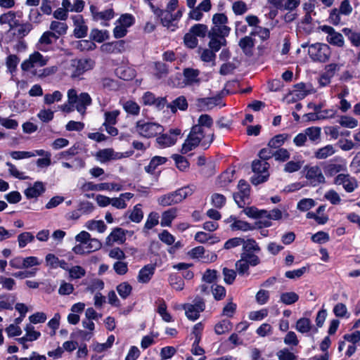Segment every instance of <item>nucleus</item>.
I'll return each instance as SVG.
<instances>
[{
  "mask_svg": "<svg viewBox=\"0 0 360 360\" xmlns=\"http://www.w3.org/2000/svg\"><path fill=\"white\" fill-rule=\"evenodd\" d=\"M213 124V120L209 115H201L198 123L193 125L182 144L180 152L181 154H187L200 145L204 149L210 147L214 139V133L206 135L205 128H210Z\"/></svg>",
  "mask_w": 360,
  "mask_h": 360,
  "instance_id": "obj_1",
  "label": "nucleus"
},
{
  "mask_svg": "<svg viewBox=\"0 0 360 360\" xmlns=\"http://www.w3.org/2000/svg\"><path fill=\"white\" fill-rule=\"evenodd\" d=\"M49 57L44 56L38 51L30 54L29 58L25 60L20 65L22 71H30L32 76L43 79L55 74L58 68L56 66L37 70L36 67H44L49 62Z\"/></svg>",
  "mask_w": 360,
  "mask_h": 360,
  "instance_id": "obj_2",
  "label": "nucleus"
},
{
  "mask_svg": "<svg viewBox=\"0 0 360 360\" xmlns=\"http://www.w3.org/2000/svg\"><path fill=\"white\" fill-rule=\"evenodd\" d=\"M163 130V127L158 123L140 120L135 123L133 131L143 138L150 139L160 134Z\"/></svg>",
  "mask_w": 360,
  "mask_h": 360,
  "instance_id": "obj_3",
  "label": "nucleus"
},
{
  "mask_svg": "<svg viewBox=\"0 0 360 360\" xmlns=\"http://www.w3.org/2000/svg\"><path fill=\"white\" fill-rule=\"evenodd\" d=\"M212 27L209 33L212 36H218L219 38H225L231 31L227 25L228 18L224 13H216L212 16Z\"/></svg>",
  "mask_w": 360,
  "mask_h": 360,
  "instance_id": "obj_4",
  "label": "nucleus"
},
{
  "mask_svg": "<svg viewBox=\"0 0 360 360\" xmlns=\"http://www.w3.org/2000/svg\"><path fill=\"white\" fill-rule=\"evenodd\" d=\"M308 54L314 62L326 63L331 55L330 46L323 43H315L309 46Z\"/></svg>",
  "mask_w": 360,
  "mask_h": 360,
  "instance_id": "obj_5",
  "label": "nucleus"
},
{
  "mask_svg": "<svg viewBox=\"0 0 360 360\" xmlns=\"http://www.w3.org/2000/svg\"><path fill=\"white\" fill-rule=\"evenodd\" d=\"M269 164L264 160H254L252 164V172L255 173L251 178V182L254 185H258L267 181L269 174L268 169Z\"/></svg>",
  "mask_w": 360,
  "mask_h": 360,
  "instance_id": "obj_6",
  "label": "nucleus"
},
{
  "mask_svg": "<svg viewBox=\"0 0 360 360\" xmlns=\"http://www.w3.org/2000/svg\"><path fill=\"white\" fill-rule=\"evenodd\" d=\"M95 62L90 58L75 59L71 60L70 71L72 77H78L85 72L92 70Z\"/></svg>",
  "mask_w": 360,
  "mask_h": 360,
  "instance_id": "obj_7",
  "label": "nucleus"
},
{
  "mask_svg": "<svg viewBox=\"0 0 360 360\" xmlns=\"http://www.w3.org/2000/svg\"><path fill=\"white\" fill-rule=\"evenodd\" d=\"M336 186H341L347 193L354 192L359 186L356 179L348 173L338 174L333 180Z\"/></svg>",
  "mask_w": 360,
  "mask_h": 360,
  "instance_id": "obj_8",
  "label": "nucleus"
},
{
  "mask_svg": "<svg viewBox=\"0 0 360 360\" xmlns=\"http://www.w3.org/2000/svg\"><path fill=\"white\" fill-rule=\"evenodd\" d=\"M305 178L312 186H317L326 183V178L320 167L318 165L306 166L304 168Z\"/></svg>",
  "mask_w": 360,
  "mask_h": 360,
  "instance_id": "obj_9",
  "label": "nucleus"
},
{
  "mask_svg": "<svg viewBox=\"0 0 360 360\" xmlns=\"http://www.w3.org/2000/svg\"><path fill=\"white\" fill-rule=\"evenodd\" d=\"M193 302V304H185L183 305L186 317L191 321L198 319L200 314L205 308V302L202 298L196 297Z\"/></svg>",
  "mask_w": 360,
  "mask_h": 360,
  "instance_id": "obj_10",
  "label": "nucleus"
},
{
  "mask_svg": "<svg viewBox=\"0 0 360 360\" xmlns=\"http://www.w3.org/2000/svg\"><path fill=\"white\" fill-rule=\"evenodd\" d=\"M320 29L327 34L326 41L330 44L338 47H343L345 45V39L343 35L335 30L333 27L328 25H323Z\"/></svg>",
  "mask_w": 360,
  "mask_h": 360,
  "instance_id": "obj_11",
  "label": "nucleus"
},
{
  "mask_svg": "<svg viewBox=\"0 0 360 360\" xmlns=\"http://www.w3.org/2000/svg\"><path fill=\"white\" fill-rule=\"evenodd\" d=\"M180 134L179 129H170L168 134H163L158 136L156 142L160 148L169 147L175 144Z\"/></svg>",
  "mask_w": 360,
  "mask_h": 360,
  "instance_id": "obj_12",
  "label": "nucleus"
},
{
  "mask_svg": "<svg viewBox=\"0 0 360 360\" xmlns=\"http://www.w3.org/2000/svg\"><path fill=\"white\" fill-rule=\"evenodd\" d=\"M200 70L191 68H187L183 70L184 80L183 83L185 86H198L201 82L199 77Z\"/></svg>",
  "mask_w": 360,
  "mask_h": 360,
  "instance_id": "obj_13",
  "label": "nucleus"
},
{
  "mask_svg": "<svg viewBox=\"0 0 360 360\" xmlns=\"http://www.w3.org/2000/svg\"><path fill=\"white\" fill-rule=\"evenodd\" d=\"M128 231L122 228H115L105 238V244L112 246L114 243L123 244L126 240V233Z\"/></svg>",
  "mask_w": 360,
  "mask_h": 360,
  "instance_id": "obj_14",
  "label": "nucleus"
},
{
  "mask_svg": "<svg viewBox=\"0 0 360 360\" xmlns=\"http://www.w3.org/2000/svg\"><path fill=\"white\" fill-rule=\"evenodd\" d=\"M75 26L74 35L77 38H83L86 36L88 27L85 25L84 20L81 15H76L72 17Z\"/></svg>",
  "mask_w": 360,
  "mask_h": 360,
  "instance_id": "obj_15",
  "label": "nucleus"
},
{
  "mask_svg": "<svg viewBox=\"0 0 360 360\" xmlns=\"http://www.w3.org/2000/svg\"><path fill=\"white\" fill-rule=\"evenodd\" d=\"M96 159L101 162H105L112 160H119L123 158L120 153H116L112 148H105L98 150L96 154Z\"/></svg>",
  "mask_w": 360,
  "mask_h": 360,
  "instance_id": "obj_16",
  "label": "nucleus"
},
{
  "mask_svg": "<svg viewBox=\"0 0 360 360\" xmlns=\"http://www.w3.org/2000/svg\"><path fill=\"white\" fill-rule=\"evenodd\" d=\"M155 12L158 13V17L160 18L163 26L171 29L172 31L175 30L176 25L174 22L176 20V18H174L171 12L161 9H157Z\"/></svg>",
  "mask_w": 360,
  "mask_h": 360,
  "instance_id": "obj_17",
  "label": "nucleus"
},
{
  "mask_svg": "<svg viewBox=\"0 0 360 360\" xmlns=\"http://www.w3.org/2000/svg\"><path fill=\"white\" fill-rule=\"evenodd\" d=\"M90 11L94 20H104L107 21L114 17V11L112 8H108L103 11H99L98 8L94 6H90Z\"/></svg>",
  "mask_w": 360,
  "mask_h": 360,
  "instance_id": "obj_18",
  "label": "nucleus"
},
{
  "mask_svg": "<svg viewBox=\"0 0 360 360\" xmlns=\"http://www.w3.org/2000/svg\"><path fill=\"white\" fill-rule=\"evenodd\" d=\"M197 105L203 110L212 109L221 103V96H214L211 98H203L197 99Z\"/></svg>",
  "mask_w": 360,
  "mask_h": 360,
  "instance_id": "obj_19",
  "label": "nucleus"
},
{
  "mask_svg": "<svg viewBox=\"0 0 360 360\" xmlns=\"http://www.w3.org/2000/svg\"><path fill=\"white\" fill-rule=\"evenodd\" d=\"M91 104V98L88 93H81L76 99V102L74 103L77 110L82 115H84L86 112V107Z\"/></svg>",
  "mask_w": 360,
  "mask_h": 360,
  "instance_id": "obj_20",
  "label": "nucleus"
},
{
  "mask_svg": "<svg viewBox=\"0 0 360 360\" xmlns=\"http://www.w3.org/2000/svg\"><path fill=\"white\" fill-rule=\"evenodd\" d=\"M155 273V266L151 264L144 266L139 272L137 281L141 283H147Z\"/></svg>",
  "mask_w": 360,
  "mask_h": 360,
  "instance_id": "obj_21",
  "label": "nucleus"
},
{
  "mask_svg": "<svg viewBox=\"0 0 360 360\" xmlns=\"http://www.w3.org/2000/svg\"><path fill=\"white\" fill-rule=\"evenodd\" d=\"M45 191L44 186L41 181H36L32 186L25 190L24 193L27 198H37L41 195Z\"/></svg>",
  "mask_w": 360,
  "mask_h": 360,
  "instance_id": "obj_22",
  "label": "nucleus"
},
{
  "mask_svg": "<svg viewBox=\"0 0 360 360\" xmlns=\"http://www.w3.org/2000/svg\"><path fill=\"white\" fill-rule=\"evenodd\" d=\"M158 202L160 205L163 207L170 206L178 204L180 202L176 191H174L163 195H161L158 199Z\"/></svg>",
  "mask_w": 360,
  "mask_h": 360,
  "instance_id": "obj_23",
  "label": "nucleus"
},
{
  "mask_svg": "<svg viewBox=\"0 0 360 360\" xmlns=\"http://www.w3.org/2000/svg\"><path fill=\"white\" fill-rule=\"evenodd\" d=\"M51 32L56 36V39H58L59 37L65 35L67 33L68 26L67 23L60 21L53 20L51 22L49 27Z\"/></svg>",
  "mask_w": 360,
  "mask_h": 360,
  "instance_id": "obj_24",
  "label": "nucleus"
},
{
  "mask_svg": "<svg viewBox=\"0 0 360 360\" xmlns=\"http://www.w3.org/2000/svg\"><path fill=\"white\" fill-rule=\"evenodd\" d=\"M167 108H169L172 112H176L177 110H186L188 108V102L185 96H180L172 103H169Z\"/></svg>",
  "mask_w": 360,
  "mask_h": 360,
  "instance_id": "obj_25",
  "label": "nucleus"
},
{
  "mask_svg": "<svg viewBox=\"0 0 360 360\" xmlns=\"http://www.w3.org/2000/svg\"><path fill=\"white\" fill-rule=\"evenodd\" d=\"M336 150L333 145H326L314 152V157L318 160L326 159L335 153Z\"/></svg>",
  "mask_w": 360,
  "mask_h": 360,
  "instance_id": "obj_26",
  "label": "nucleus"
},
{
  "mask_svg": "<svg viewBox=\"0 0 360 360\" xmlns=\"http://www.w3.org/2000/svg\"><path fill=\"white\" fill-rule=\"evenodd\" d=\"M177 215V209L171 208L165 211L162 214L160 224L162 226H170L173 219L176 218Z\"/></svg>",
  "mask_w": 360,
  "mask_h": 360,
  "instance_id": "obj_27",
  "label": "nucleus"
},
{
  "mask_svg": "<svg viewBox=\"0 0 360 360\" xmlns=\"http://www.w3.org/2000/svg\"><path fill=\"white\" fill-rule=\"evenodd\" d=\"M208 37L210 39L209 42L210 49L213 51L214 53L219 51L221 47L225 46L226 44L225 38H219L218 36L210 35V33L209 32Z\"/></svg>",
  "mask_w": 360,
  "mask_h": 360,
  "instance_id": "obj_28",
  "label": "nucleus"
},
{
  "mask_svg": "<svg viewBox=\"0 0 360 360\" xmlns=\"http://www.w3.org/2000/svg\"><path fill=\"white\" fill-rule=\"evenodd\" d=\"M234 173V170H226L223 172L218 178V186L221 188L226 187L233 180Z\"/></svg>",
  "mask_w": 360,
  "mask_h": 360,
  "instance_id": "obj_29",
  "label": "nucleus"
},
{
  "mask_svg": "<svg viewBox=\"0 0 360 360\" xmlns=\"http://www.w3.org/2000/svg\"><path fill=\"white\" fill-rule=\"evenodd\" d=\"M342 32L351 41L353 46L356 47L360 46V32L353 31L347 27L343 28Z\"/></svg>",
  "mask_w": 360,
  "mask_h": 360,
  "instance_id": "obj_30",
  "label": "nucleus"
},
{
  "mask_svg": "<svg viewBox=\"0 0 360 360\" xmlns=\"http://www.w3.org/2000/svg\"><path fill=\"white\" fill-rule=\"evenodd\" d=\"M311 322L308 318H300L295 324V329L301 333H307L311 329Z\"/></svg>",
  "mask_w": 360,
  "mask_h": 360,
  "instance_id": "obj_31",
  "label": "nucleus"
},
{
  "mask_svg": "<svg viewBox=\"0 0 360 360\" xmlns=\"http://www.w3.org/2000/svg\"><path fill=\"white\" fill-rule=\"evenodd\" d=\"M167 158L165 157L154 156L149 165L145 167V170L148 173H153L159 165L165 164Z\"/></svg>",
  "mask_w": 360,
  "mask_h": 360,
  "instance_id": "obj_32",
  "label": "nucleus"
},
{
  "mask_svg": "<svg viewBox=\"0 0 360 360\" xmlns=\"http://www.w3.org/2000/svg\"><path fill=\"white\" fill-rule=\"evenodd\" d=\"M344 170L345 167L340 164L330 163L324 167V172L327 176H333Z\"/></svg>",
  "mask_w": 360,
  "mask_h": 360,
  "instance_id": "obj_33",
  "label": "nucleus"
},
{
  "mask_svg": "<svg viewBox=\"0 0 360 360\" xmlns=\"http://www.w3.org/2000/svg\"><path fill=\"white\" fill-rule=\"evenodd\" d=\"M32 29V25L30 23H22L13 31V35L18 39H22L29 34Z\"/></svg>",
  "mask_w": 360,
  "mask_h": 360,
  "instance_id": "obj_34",
  "label": "nucleus"
},
{
  "mask_svg": "<svg viewBox=\"0 0 360 360\" xmlns=\"http://www.w3.org/2000/svg\"><path fill=\"white\" fill-rule=\"evenodd\" d=\"M172 158L174 160L176 167L180 171L185 172L188 169L189 162L185 157L179 154H174Z\"/></svg>",
  "mask_w": 360,
  "mask_h": 360,
  "instance_id": "obj_35",
  "label": "nucleus"
},
{
  "mask_svg": "<svg viewBox=\"0 0 360 360\" xmlns=\"http://www.w3.org/2000/svg\"><path fill=\"white\" fill-rule=\"evenodd\" d=\"M307 138L313 142H317L321 139V129L319 127H308L304 130Z\"/></svg>",
  "mask_w": 360,
  "mask_h": 360,
  "instance_id": "obj_36",
  "label": "nucleus"
},
{
  "mask_svg": "<svg viewBox=\"0 0 360 360\" xmlns=\"http://www.w3.org/2000/svg\"><path fill=\"white\" fill-rule=\"evenodd\" d=\"M200 59L205 63L212 62L214 65V60L216 58L215 53L210 49H198Z\"/></svg>",
  "mask_w": 360,
  "mask_h": 360,
  "instance_id": "obj_37",
  "label": "nucleus"
},
{
  "mask_svg": "<svg viewBox=\"0 0 360 360\" xmlns=\"http://www.w3.org/2000/svg\"><path fill=\"white\" fill-rule=\"evenodd\" d=\"M86 227L89 231L96 230L99 233H103L107 229L106 225L102 220H90L86 222Z\"/></svg>",
  "mask_w": 360,
  "mask_h": 360,
  "instance_id": "obj_38",
  "label": "nucleus"
},
{
  "mask_svg": "<svg viewBox=\"0 0 360 360\" xmlns=\"http://www.w3.org/2000/svg\"><path fill=\"white\" fill-rule=\"evenodd\" d=\"M251 36V34L250 36H245L239 41V46L245 54L249 53L255 45L254 39Z\"/></svg>",
  "mask_w": 360,
  "mask_h": 360,
  "instance_id": "obj_39",
  "label": "nucleus"
},
{
  "mask_svg": "<svg viewBox=\"0 0 360 360\" xmlns=\"http://www.w3.org/2000/svg\"><path fill=\"white\" fill-rule=\"evenodd\" d=\"M288 217L289 214L287 212L285 211L283 212L278 209H274L269 212L266 210V214L264 216V219L279 220L282 217L288 218Z\"/></svg>",
  "mask_w": 360,
  "mask_h": 360,
  "instance_id": "obj_40",
  "label": "nucleus"
},
{
  "mask_svg": "<svg viewBox=\"0 0 360 360\" xmlns=\"http://www.w3.org/2000/svg\"><path fill=\"white\" fill-rule=\"evenodd\" d=\"M298 299V295L294 292H283L280 296V301L287 305L295 303Z\"/></svg>",
  "mask_w": 360,
  "mask_h": 360,
  "instance_id": "obj_41",
  "label": "nucleus"
},
{
  "mask_svg": "<svg viewBox=\"0 0 360 360\" xmlns=\"http://www.w3.org/2000/svg\"><path fill=\"white\" fill-rule=\"evenodd\" d=\"M191 32L196 37L203 38L208 34L207 26L204 24H195L190 28Z\"/></svg>",
  "mask_w": 360,
  "mask_h": 360,
  "instance_id": "obj_42",
  "label": "nucleus"
},
{
  "mask_svg": "<svg viewBox=\"0 0 360 360\" xmlns=\"http://www.w3.org/2000/svg\"><path fill=\"white\" fill-rule=\"evenodd\" d=\"M20 61V58L14 54L9 55L6 60V65L8 71L13 75L17 68V65Z\"/></svg>",
  "mask_w": 360,
  "mask_h": 360,
  "instance_id": "obj_43",
  "label": "nucleus"
},
{
  "mask_svg": "<svg viewBox=\"0 0 360 360\" xmlns=\"http://www.w3.org/2000/svg\"><path fill=\"white\" fill-rule=\"evenodd\" d=\"M243 212L248 217L255 219H264V216L266 214L265 210H258L255 207H246Z\"/></svg>",
  "mask_w": 360,
  "mask_h": 360,
  "instance_id": "obj_44",
  "label": "nucleus"
},
{
  "mask_svg": "<svg viewBox=\"0 0 360 360\" xmlns=\"http://www.w3.org/2000/svg\"><path fill=\"white\" fill-rule=\"evenodd\" d=\"M25 337L29 342L37 340L40 336L41 333L35 330L34 327L32 324H27L25 328Z\"/></svg>",
  "mask_w": 360,
  "mask_h": 360,
  "instance_id": "obj_45",
  "label": "nucleus"
},
{
  "mask_svg": "<svg viewBox=\"0 0 360 360\" xmlns=\"http://www.w3.org/2000/svg\"><path fill=\"white\" fill-rule=\"evenodd\" d=\"M117 291L122 299H126L131 293L132 287L129 283L123 282L117 286Z\"/></svg>",
  "mask_w": 360,
  "mask_h": 360,
  "instance_id": "obj_46",
  "label": "nucleus"
},
{
  "mask_svg": "<svg viewBox=\"0 0 360 360\" xmlns=\"http://www.w3.org/2000/svg\"><path fill=\"white\" fill-rule=\"evenodd\" d=\"M69 277L71 279H79L86 275L85 269L81 266H73L68 269Z\"/></svg>",
  "mask_w": 360,
  "mask_h": 360,
  "instance_id": "obj_47",
  "label": "nucleus"
},
{
  "mask_svg": "<svg viewBox=\"0 0 360 360\" xmlns=\"http://www.w3.org/2000/svg\"><path fill=\"white\" fill-rule=\"evenodd\" d=\"M63 94L60 91H55L52 94H46L44 96V103L46 105H51L55 102L62 100Z\"/></svg>",
  "mask_w": 360,
  "mask_h": 360,
  "instance_id": "obj_48",
  "label": "nucleus"
},
{
  "mask_svg": "<svg viewBox=\"0 0 360 360\" xmlns=\"http://www.w3.org/2000/svg\"><path fill=\"white\" fill-rule=\"evenodd\" d=\"M124 110L132 115H138L140 112V106L133 101H127L123 103Z\"/></svg>",
  "mask_w": 360,
  "mask_h": 360,
  "instance_id": "obj_49",
  "label": "nucleus"
},
{
  "mask_svg": "<svg viewBox=\"0 0 360 360\" xmlns=\"http://www.w3.org/2000/svg\"><path fill=\"white\" fill-rule=\"evenodd\" d=\"M283 342L285 343V345L292 348L298 345L299 340L295 332L288 331L283 338Z\"/></svg>",
  "mask_w": 360,
  "mask_h": 360,
  "instance_id": "obj_50",
  "label": "nucleus"
},
{
  "mask_svg": "<svg viewBox=\"0 0 360 360\" xmlns=\"http://www.w3.org/2000/svg\"><path fill=\"white\" fill-rule=\"evenodd\" d=\"M96 45L91 40H79L77 42L76 49L80 51H88L95 49Z\"/></svg>",
  "mask_w": 360,
  "mask_h": 360,
  "instance_id": "obj_51",
  "label": "nucleus"
},
{
  "mask_svg": "<svg viewBox=\"0 0 360 360\" xmlns=\"http://www.w3.org/2000/svg\"><path fill=\"white\" fill-rule=\"evenodd\" d=\"M278 360H297V356L288 348H283L277 352Z\"/></svg>",
  "mask_w": 360,
  "mask_h": 360,
  "instance_id": "obj_52",
  "label": "nucleus"
},
{
  "mask_svg": "<svg viewBox=\"0 0 360 360\" xmlns=\"http://www.w3.org/2000/svg\"><path fill=\"white\" fill-rule=\"evenodd\" d=\"M211 202L214 207L220 209L226 204V198L224 195L215 193L211 196Z\"/></svg>",
  "mask_w": 360,
  "mask_h": 360,
  "instance_id": "obj_53",
  "label": "nucleus"
},
{
  "mask_svg": "<svg viewBox=\"0 0 360 360\" xmlns=\"http://www.w3.org/2000/svg\"><path fill=\"white\" fill-rule=\"evenodd\" d=\"M34 236L30 232H23L18 236V242L20 248H24L27 243H32Z\"/></svg>",
  "mask_w": 360,
  "mask_h": 360,
  "instance_id": "obj_54",
  "label": "nucleus"
},
{
  "mask_svg": "<svg viewBox=\"0 0 360 360\" xmlns=\"http://www.w3.org/2000/svg\"><path fill=\"white\" fill-rule=\"evenodd\" d=\"M288 137L286 134H278L273 137L269 142L268 146L271 148H278L281 147Z\"/></svg>",
  "mask_w": 360,
  "mask_h": 360,
  "instance_id": "obj_55",
  "label": "nucleus"
},
{
  "mask_svg": "<svg viewBox=\"0 0 360 360\" xmlns=\"http://www.w3.org/2000/svg\"><path fill=\"white\" fill-rule=\"evenodd\" d=\"M184 43L186 47L194 49L198 46V41L197 37L189 30V32L184 35Z\"/></svg>",
  "mask_w": 360,
  "mask_h": 360,
  "instance_id": "obj_56",
  "label": "nucleus"
},
{
  "mask_svg": "<svg viewBox=\"0 0 360 360\" xmlns=\"http://www.w3.org/2000/svg\"><path fill=\"white\" fill-rule=\"evenodd\" d=\"M108 187L107 183L95 184L93 182H86L82 186V189L86 191H106L108 188Z\"/></svg>",
  "mask_w": 360,
  "mask_h": 360,
  "instance_id": "obj_57",
  "label": "nucleus"
},
{
  "mask_svg": "<svg viewBox=\"0 0 360 360\" xmlns=\"http://www.w3.org/2000/svg\"><path fill=\"white\" fill-rule=\"evenodd\" d=\"M231 329V323L228 320H223L216 324L214 327L215 333L218 335L224 334Z\"/></svg>",
  "mask_w": 360,
  "mask_h": 360,
  "instance_id": "obj_58",
  "label": "nucleus"
},
{
  "mask_svg": "<svg viewBox=\"0 0 360 360\" xmlns=\"http://www.w3.org/2000/svg\"><path fill=\"white\" fill-rule=\"evenodd\" d=\"M302 161H289L284 165L283 171L287 173L295 172L302 168Z\"/></svg>",
  "mask_w": 360,
  "mask_h": 360,
  "instance_id": "obj_59",
  "label": "nucleus"
},
{
  "mask_svg": "<svg viewBox=\"0 0 360 360\" xmlns=\"http://www.w3.org/2000/svg\"><path fill=\"white\" fill-rule=\"evenodd\" d=\"M243 252H259L260 248L253 239L244 240L243 243Z\"/></svg>",
  "mask_w": 360,
  "mask_h": 360,
  "instance_id": "obj_60",
  "label": "nucleus"
},
{
  "mask_svg": "<svg viewBox=\"0 0 360 360\" xmlns=\"http://www.w3.org/2000/svg\"><path fill=\"white\" fill-rule=\"evenodd\" d=\"M140 206L139 204L135 205L129 215V219L133 222L139 223L143 217V213Z\"/></svg>",
  "mask_w": 360,
  "mask_h": 360,
  "instance_id": "obj_61",
  "label": "nucleus"
},
{
  "mask_svg": "<svg viewBox=\"0 0 360 360\" xmlns=\"http://www.w3.org/2000/svg\"><path fill=\"white\" fill-rule=\"evenodd\" d=\"M325 199L328 200L332 205H338L341 202L340 195L333 189L328 191L324 195Z\"/></svg>",
  "mask_w": 360,
  "mask_h": 360,
  "instance_id": "obj_62",
  "label": "nucleus"
},
{
  "mask_svg": "<svg viewBox=\"0 0 360 360\" xmlns=\"http://www.w3.org/2000/svg\"><path fill=\"white\" fill-rule=\"evenodd\" d=\"M315 201L311 198H304L297 203V209L302 212H306L314 207Z\"/></svg>",
  "mask_w": 360,
  "mask_h": 360,
  "instance_id": "obj_63",
  "label": "nucleus"
},
{
  "mask_svg": "<svg viewBox=\"0 0 360 360\" xmlns=\"http://www.w3.org/2000/svg\"><path fill=\"white\" fill-rule=\"evenodd\" d=\"M104 288V283L99 278L93 279L86 288V291L94 293L96 291L101 290Z\"/></svg>",
  "mask_w": 360,
  "mask_h": 360,
  "instance_id": "obj_64",
  "label": "nucleus"
}]
</instances>
